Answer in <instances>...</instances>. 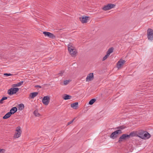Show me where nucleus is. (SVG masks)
Masks as SVG:
<instances>
[{"label":"nucleus","mask_w":153,"mask_h":153,"mask_svg":"<svg viewBox=\"0 0 153 153\" xmlns=\"http://www.w3.org/2000/svg\"><path fill=\"white\" fill-rule=\"evenodd\" d=\"M22 131L21 128L20 126L16 128L15 130V132L14 135L13 137L14 138H17L19 137L21 135Z\"/></svg>","instance_id":"obj_2"},{"label":"nucleus","mask_w":153,"mask_h":153,"mask_svg":"<svg viewBox=\"0 0 153 153\" xmlns=\"http://www.w3.org/2000/svg\"><path fill=\"white\" fill-rule=\"evenodd\" d=\"M23 83V81H22L17 83L18 87L21 86Z\"/></svg>","instance_id":"obj_27"},{"label":"nucleus","mask_w":153,"mask_h":153,"mask_svg":"<svg viewBox=\"0 0 153 153\" xmlns=\"http://www.w3.org/2000/svg\"><path fill=\"white\" fill-rule=\"evenodd\" d=\"M114 50V48H110L107 52V53L110 55V54L113 52Z\"/></svg>","instance_id":"obj_18"},{"label":"nucleus","mask_w":153,"mask_h":153,"mask_svg":"<svg viewBox=\"0 0 153 153\" xmlns=\"http://www.w3.org/2000/svg\"><path fill=\"white\" fill-rule=\"evenodd\" d=\"M19 109L22 110L24 109V105L23 104H21L19 105Z\"/></svg>","instance_id":"obj_23"},{"label":"nucleus","mask_w":153,"mask_h":153,"mask_svg":"<svg viewBox=\"0 0 153 153\" xmlns=\"http://www.w3.org/2000/svg\"><path fill=\"white\" fill-rule=\"evenodd\" d=\"M43 34L45 36H47L51 39H55V36L53 34L48 32H43Z\"/></svg>","instance_id":"obj_8"},{"label":"nucleus","mask_w":153,"mask_h":153,"mask_svg":"<svg viewBox=\"0 0 153 153\" xmlns=\"http://www.w3.org/2000/svg\"><path fill=\"white\" fill-rule=\"evenodd\" d=\"M4 75L7 76H12V75L10 74L9 73H5L4 74Z\"/></svg>","instance_id":"obj_30"},{"label":"nucleus","mask_w":153,"mask_h":153,"mask_svg":"<svg viewBox=\"0 0 153 153\" xmlns=\"http://www.w3.org/2000/svg\"><path fill=\"white\" fill-rule=\"evenodd\" d=\"M126 138H129V135L126 134H123L120 137L119 141H122L123 140H125Z\"/></svg>","instance_id":"obj_12"},{"label":"nucleus","mask_w":153,"mask_h":153,"mask_svg":"<svg viewBox=\"0 0 153 153\" xmlns=\"http://www.w3.org/2000/svg\"><path fill=\"white\" fill-rule=\"evenodd\" d=\"M96 101V99H92L89 101V104L90 105H92Z\"/></svg>","instance_id":"obj_21"},{"label":"nucleus","mask_w":153,"mask_h":153,"mask_svg":"<svg viewBox=\"0 0 153 153\" xmlns=\"http://www.w3.org/2000/svg\"><path fill=\"white\" fill-rule=\"evenodd\" d=\"M90 17L87 16H83L82 17L80 18V20L83 23H86L89 20Z\"/></svg>","instance_id":"obj_9"},{"label":"nucleus","mask_w":153,"mask_h":153,"mask_svg":"<svg viewBox=\"0 0 153 153\" xmlns=\"http://www.w3.org/2000/svg\"><path fill=\"white\" fill-rule=\"evenodd\" d=\"M5 150L4 149H0V153H5Z\"/></svg>","instance_id":"obj_28"},{"label":"nucleus","mask_w":153,"mask_h":153,"mask_svg":"<svg viewBox=\"0 0 153 153\" xmlns=\"http://www.w3.org/2000/svg\"><path fill=\"white\" fill-rule=\"evenodd\" d=\"M78 106V103L76 102L71 104V107L74 109L76 108Z\"/></svg>","instance_id":"obj_16"},{"label":"nucleus","mask_w":153,"mask_h":153,"mask_svg":"<svg viewBox=\"0 0 153 153\" xmlns=\"http://www.w3.org/2000/svg\"><path fill=\"white\" fill-rule=\"evenodd\" d=\"M109 56V55L107 53L106 54L103 58L102 61H104L106 59H107V58Z\"/></svg>","instance_id":"obj_26"},{"label":"nucleus","mask_w":153,"mask_h":153,"mask_svg":"<svg viewBox=\"0 0 153 153\" xmlns=\"http://www.w3.org/2000/svg\"><path fill=\"white\" fill-rule=\"evenodd\" d=\"M7 99V97H3L0 100V103L2 104L3 103V101Z\"/></svg>","instance_id":"obj_24"},{"label":"nucleus","mask_w":153,"mask_h":153,"mask_svg":"<svg viewBox=\"0 0 153 153\" xmlns=\"http://www.w3.org/2000/svg\"><path fill=\"white\" fill-rule=\"evenodd\" d=\"M115 6V5L114 4H108L104 6L102 9L106 11L113 8Z\"/></svg>","instance_id":"obj_6"},{"label":"nucleus","mask_w":153,"mask_h":153,"mask_svg":"<svg viewBox=\"0 0 153 153\" xmlns=\"http://www.w3.org/2000/svg\"><path fill=\"white\" fill-rule=\"evenodd\" d=\"M150 137V135L148 132H145V133L144 134L143 136H141V138L143 139L145 138H149Z\"/></svg>","instance_id":"obj_13"},{"label":"nucleus","mask_w":153,"mask_h":153,"mask_svg":"<svg viewBox=\"0 0 153 153\" xmlns=\"http://www.w3.org/2000/svg\"><path fill=\"white\" fill-rule=\"evenodd\" d=\"M68 51L71 55L73 56H75L77 53V51L71 44H68Z\"/></svg>","instance_id":"obj_1"},{"label":"nucleus","mask_w":153,"mask_h":153,"mask_svg":"<svg viewBox=\"0 0 153 153\" xmlns=\"http://www.w3.org/2000/svg\"><path fill=\"white\" fill-rule=\"evenodd\" d=\"M121 133V131L120 130L116 131L111 134L110 137L111 138L114 139L117 137L119 134H120Z\"/></svg>","instance_id":"obj_5"},{"label":"nucleus","mask_w":153,"mask_h":153,"mask_svg":"<svg viewBox=\"0 0 153 153\" xmlns=\"http://www.w3.org/2000/svg\"><path fill=\"white\" fill-rule=\"evenodd\" d=\"M125 62V61L124 60L120 59L117 63V68L119 69L120 68Z\"/></svg>","instance_id":"obj_10"},{"label":"nucleus","mask_w":153,"mask_h":153,"mask_svg":"<svg viewBox=\"0 0 153 153\" xmlns=\"http://www.w3.org/2000/svg\"><path fill=\"white\" fill-rule=\"evenodd\" d=\"M71 98V96L69 95L65 94L63 97V99L65 100H67L70 99Z\"/></svg>","instance_id":"obj_19"},{"label":"nucleus","mask_w":153,"mask_h":153,"mask_svg":"<svg viewBox=\"0 0 153 153\" xmlns=\"http://www.w3.org/2000/svg\"><path fill=\"white\" fill-rule=\"evenodd\" d=\"M135 133L134 132H131L130 133L129 135V137H130V136H133L134 135Z\"/></svg>","instance_id":"obj_29"},{"label":"nucleus","mask_w":153,"mask_h":153,"mask_svg":"<svg viewBox=\"0 0 153 153\" xmlns=\"http://www.w3.org/2000/svg\"><path fill=\"white\" fill-rule=\"evenodd\" d=\"M94 75L93 73L89 74L86 78V81L88 82L92 80L93 79Z\"/></svg>","instance_id":"obj_11"},{"label":"nucleus","mask_w":153,"mask_h":153,"mask_svg":"<svg viewBox=\"0 0 153 153\" xmlns=\"http://www.w3.org/2000/svg\"><path fill=\"white\" fill-rule=\"evenodd\" d=\"M13 87H18L17 83L13 84Z\"/></svg>","instance_id":"obj_33"},{"label":"nucleus","mask_w":153,"mask_h":153,"mask_svg":"<svg viewBox=\"0 0 153 153\" xmlns=\"http://www.w3.org/2000/svg\"><path fill=\"white\" fill-rule=\"evenodd\" d=\"M33 114L36 117H39L41 116V115L38 113L37 110L35 111H34Z\"/></svg>","instance_id":"obj_20"},{"label":"nucleus","mask_w":153,"mask_h":153,"mask_svg":"<svg viewBox=\"0 0 153 153\" xmlns=\"http://www.w3.org/2000/svg\"><path fill=\"white\" fill-rule=\"evenodd\" d=\"M147 37L149 40L152 41L153 39V30L148 29L147 30Z\"/></svg>","instance_id":"obj_3"},{"label":"nucleus","mask_w":153,"mask_h":153,"mask_svg":"<svg viewBox=\"0 0 153 153\" xmlns=\"http://www.w3.org/2000/svg\"><path fill=\"white\" fill-rule=\"evenodd\" d=\"M124 128L122 126H120L118 128H119V129H124Z\"/></svg>","instance_id":"obj_32"},{"label":"nucleus","mask_w":153,"mask_h":153,"mask_svg":"<svg viewBox=\"0 0 153 153\" xmlns=\"http://www.w3.org/2000/svg\"><path fill=\"white\" fill-rule=\"evenodd\" d=\"M145 131H140L138 133V134L139 135V137L141 138V136H143L144 134L145 133Z\"/></svg>","instance_id":"obj_22"},{"label":"nucleus","mask_w":153,"mask_h":153,"mask_svg":"<svg viewBox=\"0 0 153 153\" xmlns=\"http://www.w3.org/2000/svg\"><path fill=\"white\" fill-rule=\"evenodd\" d=\"M11 114H10V112H9L7 113L3 117V119H6L9 117Z\"/></svg>","instance_id":"obj_17"},{"label":"nucleus","mask_w":153,"mask_h":153,"mask_svg":"<svg viewBox=\"0 0 153 153\" xmlns=\"http://www.w3.org/2000/svg\"><path fill=\"white\" fill-rule=\"evenodd\" d=\"M38 86L39 87H41V86Z\"/></svg>","instance_id":"obj_34"},{"label":"nucleus","mask_w":153,"mask_h":153,"mask_svg":"<svg viewBox=\"0 0 153 153\" xmlns=\"http://www.w3.org/2000/svg\"><path fill=\"white\" fill-rule=\"evenodd\" d=\"M19 90L18 88H11L8 90L7 93L9 95H12L16 94Z\"/></svg>","instance_id":"obj_4"},{"label":"nucleus","mask_w":153,"mask_h":153,"mask_svg":"<svg viewBox=\"0 0 153 153\" xmlns=\"http://www.w3.org/2000/svg\"><path fill=\"white\" fill-rule=\"evenodd\" d=\"M70 80H66L64 81L63 82V84L64 85H68L71 81Z\"/></svg>","instance_id":"obj_25"},{"label":"nucleus","mask_w":153,"mask_h":153,"mask_svg":"<svg viewBox=\"0 0 153 153\" xmlns=\"http://www.w3.org/2000/svg\"><path fill=\"white\" fill-rule=\"evenodd\" d=\"M38 94V92H34L31 93L30 94L29 96L30 99H33L34 97L36 96Z\"/></svg>","instance_id":"obj_14"},{"label":"nucleus","mask_w":153,"mask_h":153,"mask_svg":"<svg viewBox=\"0 0 153 153\" xmlns=\"http://www.w3.org/2000/svg\"><path fill=\"white\" fill-rule=\"evenodd\" d=\"M75 119H74L73 120H72L71 121H70L68 122L67 124V125H69L70 124H71V123H72L74 121V120Z\"/></svg>","instance_id":"obj_31"},{"label":"nucleus","mask_w":153,"mask_h":153,"mask_svg":"<svg viewBox=\"0 0 153 153\" xmlns=\"http://www.w3.org/2000/svg\"><path fill=\"white\" fill-rule=\"evenodd\" d=\"M50 99V97L48 96H45L43 98L42 100V102L44 105H47L49 103Z\"/></svg>","instance_id":"obj_7"},{"label":"nucleus","mask_w":153,"mask_h":153,"mask_svg":"<svg viewBox=\"0 0 153 153\" xmlns=\"http://www.w3.org/2000/svg\"><path fill=\"white\" fill-rule=\"evenodd\" d=\"M17 110V108L16 107H14L12 108L10 110V114L12 115L14 114L15 113Z\"/></svg>","instance_id":"obj_15"}]
</instances>
